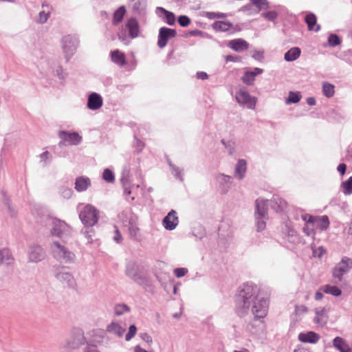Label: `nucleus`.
<instances>
[{"instance_id":"f257e3e1","label":"nucleus","mask_w":352,"mask_h":352,"mask_svg":"<svg viewBox=\"0 0 352 352\" xmlns=\"http://www.w3.org/2000/svg\"><path fill=\"white\" fill-rule=\"evenodd\" d=\"M258 289L252 285H244L237 297V307L243 314H246L252 305V313L254 320L264 318L268 311V301L258 298Z\"/></svg>"},{"instance_id":"f03ea898","label":"nucleus","mask_w":352,"mask_h":352,"mask_svg":"<svg viewBox=\"0 0 352 352\" xmlns=\"http://www.w3.org/2000/svg\"><path fill=\"white\" fill-rule=\"evenodd\" d=\"M79 218L86 226H93L98 221V211L94 206L87 204L80 211Z\"/></svg>"},{"instance_id":"7ed1b4c3","label":"nucleus","mask_w":352,"mask_h":352,"mask_svg":"<svg viewBox=\"0 0 352 352\" xmlns=\"http://www.w3.org/2000/svg\"><path fill=\"white\" fill-rule=\"evenodd\" d=\"M267 201L263 199H258L256 201V219L257 220V229L258 231L263 230L265 228V221L267 214Z\"/></svg>"},{"instance_id":"20e7f679","label":"nucleus","mask_w":352,"mask_h":352,"mask_svg":"<svg viewBox=\"0 0 352 352\" xmlns=\"http://www.w3.org/2000/svg\"><path fill=\"white\" fill-rule=\"evenodd\" d=\"M302 219L305 223H312L314 229H320L321 230H326L329 226V218L326 215L321 217L312 216L309 214L302 215Z\"/></svg>"},{"instance_id":"39448f33","label":"nucleus","mask_w":352,"mask_h":352,"mask_svg":"<svg viewBox=\"0 0 352 352\" xmlns=\"http://www.w3.org/2000/svg\"><path fill=\"white\" fill-rule=\"evenodd\" d=\"M52 252L54 257L60 262L69 263L74 258V254L57 242L53 243Z\"/></svg>"},{"instance_id":"423d86ee","label":"nucleus","mask_w":352,"mask_h":352,"mask_svg":"<svg viewBox=\"0 0 352 352\" xmlns=\"http://www.w3.org/2000/svg\"><path fill=\"white\" fill-rule=\"evenodd\" d=\"M237 102L243 105H246L250 109H254L256 106V100L252 97L245 89H240L236 94Z\"/></svg>"},{"instance_id":"0eeeda50","label":"nucleus","mask_w":352,"mask_h":352,"mask_svg":"<svg viewBox=\"0 0 352 352\" xmlns=\"http://www.w3.org/2000/svg\"><path fill=\"white\" fill-rule=\"evenodd\" d=\"M176 36V31L166 27H162L159 30L157 45L160 48H164L170 38Z\"/></svg>"},{"instance_id":"6e6552de","label":"nucleus","mask_w":352,"mask_h":352,"mask_svg":"<svg viewBox=\"0 0 352 352\" xmlns=\"http://www.w3.org/2000/svg\"><path fill=\"white\" fill-rule=\"evenodd\" d=\"M352 267V258L344 257L342 261L333 268V275L340 280L342 275Z\"/></svg>"},{"instance_id":"1a4fd4ad","label":"nucleus","mask_w":352,"mask_h":352,"mask_svg":"<svg viewBox=\"0 0 352 352\" xmlns=\"http://www.w3.org/2000/svg\"><path fill=\"white\" fill-rule=\"evenodd\" d=\"M53 228L52 234L58 237H62L64 234L69 232L70 227L64 221L59 219L52 220Z\"/></svg>"},{"instance_id":"9d476101","label":"nucleus","mask_w":352,"mask_h":352,"mask_svg":"<svg viewBox=\"0 0 352 352\" xmlns=\"http://www.w3.org/2000/svg\"><path fill=\"white\" fill-rule=\"evenodd\" d=\"M59 138L65 142L68 143L70 145H77L81 140L82 138L78 133L76 132L69 133L67 131H61L58 133Z\"/></svg>"},{"instance_id":"9b49d317","label":"nucleus","mask_w":352,"mask_h":352,"mask_svg":"<svg viewBox=\"0 0 352 352\" xmlns=\"http://www.w3.org/2000/svg\"><path fill=\"white\" fill-rule=\"evenodd\" d=\"M179 223L176 212L172 210L163 219V226L166 230H172L175 228Z\"/></svg>"},{"instance_id":"f8f14e48","label":"nucleus","mask_w":352,"mask_h":352,"mask_svg":"<svg viewBox=\"0 0 352 352\" xmlns=\"http://www.w3.org/2000/svg\"><path fill=\"white\" fill-rule=\"evenodd\" d=\"M56 271L57 272L56 277L63 285V286L72 287L75 285V281L72 274L68 272L60 271L58 267L56 268Z\"/></svg>"},{"instance_id":"ddd939ff","label":"nucleus","mask_w":352,"mask_h":352,"mask_svg":"<svg viewBox=\"0 0 352 352\" xmlns=\"http://www.w3.org/2000/svg\"><path fill=\"white\" fill-rule=\"evenodd\" d=\"M212 27L216 31L230 32V33H235L239 30L229 21H217L213 23Z\"/></svg>"},{"instance_id":"4468645a","label":"nucleus","mask_w":352,"mask_h":352,"mask_svg":"<svg viewBox=\"0 0 352 352\" xmlns=\"http://www.w3.org/2000/svg\"><path fill=\"white\" fill-rule=\"evenodd\" d=\"M228 46L235 52H241L249 48V43L243 38H235L230 41Z\"/></svg>"},{"instance_id":"2eb2a0df","label":"nucleus","mask_w":352,"mask_h":352,"mask_svg":"<svg viewBox=\"0 0 352 352\" xmlns=\"http://www.w3.org/2000/svg\"><path fill=\"white\" fill-rule=\"evenodd\" d=\"M271 207L276 212H282L287 208V203L278 195H274L271 199Z\"/></svg>"},{"instance_id":"dca6fc26","label":"nucleus","mask_w":352,"mask_h":352,"mask_svg":"<svg viewBox=\"0 0 352 352\" xmlns=\"http://www.w3.org/2000/svg\"><path fill=\"white\" fill-rule=\"evenodd\" d=\"M45 257V252L43 248L38 245L32 246L30 248L28 258L30 261L38 262Z\"/></svg>"},{"instance_id":"f3484780","label":"nucleus","mask_w":352,"mask_h":352,"mask_svg":"<svg viewBox=\"0 0 352 352\" xmlns=\"http://www.w3.org/2000/svg\"><path fill=\"white\" fill-rule=\"evenodd\" d=\"M103 104L102 97L97 93H92L89 95L87 102V107L91 110L100 109Z\"/></svg>"},{"instance_id":"a211bd4d","label":"nucleus","mask_w":352,"mask_h":352,"mask_svg":"<svg viewBox=\"0 0 352 352\" xmlns=\"http://www.w3.org/2000/svg\"><path fill=\"white\" fill-rule=\"evenodd\" d=\"M91 186V180L89 177L80 176L76 179L75 189L78 192L86 190Z\"/></svg>"},{"instance_id":"6ab92c4d","label":"nucleus","mask_w":352,"mask_h":352,"mask_svg":"<svg viewBox=\"0 0 352 352\" xmlns=\"http://www.w3.org/2000/svg\"><path fill=\"white\" fill-rule=\"evenodd\" d=\"M263 73V69L260 68H254L252 72H246L243 76L241 80L242 81L248 85H252L254 83L255 80V76L256 75L261 74Z\"/></svg>"},{"instance_id":"aec40b11","label":"nucleus","mask_w":352,"mask_h":352,"mask_svg":"<svg viewBox=\"0 0 352 352\" xmlns=\"http://www.w3.org/2000/svg\"><path fill=\"white\" fill-rule=\"evenodd\" d=\"M298 339L302 342L316 343L320 339V336L314 331H309L300 333Z\"/></svg>"},{"instance_id":"412c9836","label":"nucleus","mask_w":352,"mask_h":352,"mask_svg":"<svg viewBox=\"0 0 352 352\" xmlns=\"http://www.w3.org/2000/svg\"><path fill=\"white\" fill-rule=\"evenodd\" d=\"M111 59L114 63L121 67L126 63L125 54L119 50H115L111 52Z\"/></svg>"},{"instance_id":"4be33fe9","label":"nucleus","mask_w":352,"mask_h":352,"mask_svg":"<svg viewBox=\"0 0 352 352\" xmlns=\"http://www.w3.org/2000/svg\"><path fill=\"white\" fill-rule=\"evenodd\" d=\"M126 25L129 30L130 37L131 38H136L139 33V24L137 20L134 18L129 19Z\"/></svg>"},{"instance_id":"5701e85b","label":"nucleus","mask_w":352,"mask_h":352,"mask_svg":"<svg viewBox=\"0 0 352 352\" xmlns=\"http://www.w3.org/2000/svg\"><path fill=\"white\" fill-rule=\"evenodd\" d=\"M305 22L307 24L308 30L318 32L320 30V25H316L317 19L314 14L309 13L305 16Z\"/></svg>"},{"instance_id":"b1692460","label":"nucleus","mask_w":352,"mask_h":352,"mask_svg":"<svg viewBox=\"0 0 352 352\" xmlns=\"http://www.w3.org/2000/svg\"><path fill=\"white\" fill-rule=\"evenodd\" d=\"M333 344L334 347L338 349L340 352H351V349L349 346L340 337H336L333 340Z\"/></svg>"},{"instance_id":"393cba45","label":"nucleus","mask_w":352,"mask_h":352,"mask_svg":"<svg viewBox=\"0 0 352 352\" xmlns=\"http://www.w3.org/2000/svg\"><path fill=\"white\" fill-rule=\"evenodd\" d=\"M301 54V50L298 47H294L291 48L289 51H287L284 56L285 60L291 62L298 58Z\"/></svg>"},{"instance_id":"a878e982","label":"nucleus","mask_w":352,"mask_h":352,"mask_svg":"<svg viewBox=\"0 0 352 352\" xmlns=\"http://www.w3.org/2000/svg\"><path fill=\"white\" fill-rule=\"evenodd\" d=\"M246 167L247 164L245 160H240L237 162L235 168V177H238L239 179H241L246 172Z\"/></svg>"},{"instance_id":"bb28decb","label":"nucleus","mask_w":352,"mask_h":352,"mask_svg":"<svg viewBox=\"0 0 352 352\" xmlns=\"http://www.w3.org/2000/svg\"><path fill=\"white\" fill-rule=\"evenodd\" d=\"M126 14V8L122 6H120L118 9H117L113 16V24L115 25H118L123 19L124 16Z\"/></svg>"},{"instance_id":"cd10ccee","label":"nucleus","mask_w":352,"mask_h":352,"mask_svg":"<svg viewBox=\"0 0 352 352\" xmlns=\"http://www.w3.org/2000/svg\"><path fill=\"white\" fill-rule=\"evenodd\" d=\"M107 331L109 333H113L119 337H121L123 336L125 329L122 328L121 326H120L118 323L111 322L110 324L107 326Z\"/></svg>"},{"instance_id":"c85d7f7f","label":"nucleus","mask_w":352,"mask_h":352,"mask_svg":"<svg viewBox=\"0 0 352 352\" xmlns=\"http://www.w3.org/2000/svg\"><path fill=\"white\" fill-rule=\"evenodd\" d=\"M320 290L325 294H329L334 296H339L342 293L341 290L338 287L330 285H325L321 287Z\"/></svg>"},{"instance_id":"c756f323","label":"nucleus","mask_w":352,"mask_h":352,"mask_svg":"<svg viewBox=\"0 0 352 352\" xmlns=\"http://www.w3.org/2000/svg\"><path fill=\"white\" fill-rule=\"evenodd\" d=\"M327 320V316L325 314V311L324 309H321L320 310H316V316L314 318V321L316 324L319 325H324L326 324Z\"/></svg>"},{"instance_id":"7c9ffc66","label":"nucleus","mask_w":352,"mask_h":352,"mask_svg":"<svg viewBox=\"0 0 352 352\" xmlns=\"http://www.w3.org/2000/svg\"><path fill=\"white\" fill-rule=\"evenodd\" d=\"M300 98L301 96L299 92L290 91L288 98L286 99V104L297 103Z\"/></svg>"},{"instance_id":"2f4dec72","label":"nucleus","mask_w":352,"mask_h":352,"mask_svg":"<svg viewBox=\"0 0 352 352\" xmlns=\"http://www.w3.org/2000/svg\"><path fill=\"white\" fill-rule=\"evenodd\" d=\"M322 92L325 96L332 97L334 94V86L329 83H324L322 86Z\"/></svg>"},{"instance_id":"473e14b6","label":"nucleus","mask_w":352,"mask_h":352,"mask_svg":"<svg viewBox=\"0 0 352 352\" xmlns=\"http://www.w3.org/2000/svg\"><path fill=\"white\" fill-rule=\"evenodd\" d=\"M342 187L344 194L351 195L352 193V176L342 184Z\"/></svg>"},{"instance_id":"72a5a7b5","label":"nucleus","mask_w":352,"mask_h":352,"mask_svg":"<svg viewBox=\"0 0 352 352\" xmlns=\"http://www.w3.org/2000/svg\"><path fill=\"white\" fill-rule=\"evenodd\" d=\"M250 2L254 5L258 10L267 9L269 8V2L267 0H250Z\"/></svg>"},{"instance_id":"f704fd0d","label":"nucleus","mask_w":352,"mask_h":352,"mask_svg":"<svg viewBox=\"0 0 352 352\" xmlns=\"http://www.w3.org/2000/svg\"><path fill=\"white\" fill-rule=\"evenodd\" d=\"M162 10L164 13L166 23L170 25H174L175 23V16L174 14L166 10L164 8H162Z\"/></svg>"},{"instance_id":"c9c22d12","label":"nucleus","mask_w":352,"mask_h":352,"mask_svg":"<svg viewBox=\"0 0 352 352\" xmlns=\"http://www.w3.org/2000/svg\"><path fill=\"white\" fill-rule=\"evenodd\" d=\"M102 178L107 182L111 183L115 180L113 173L109 168H106L102 174Z\"/></svg>"},{"instance_id":"e433bc0d","label":"nucleus","mask_w":352,"mask_h":352,"mask_svg":"<svg viewBox=\"0 0 352 352\" xmlns=\"http://www.w3.org/2000/svg\"><path fill=\"white\" fill-rule=\"evenodd\" d=\"M129 230L131 236L137 239L140 237V228L137 226L131 223Z\"/></svg>"},{"instance_id":"4c0bfd02","label":"nucleus","mask_w":352,"mask_h":352,"mask_svg":"<svg viewBox=\"0 0 352 352\" xmlns=\"http://www.w3.org/2000/svg\"><path fill=\"white\" fill-rule=\"evenodd\" d=\"M328 43L330 46L335 47L340 43V39L336 34H331L328 38Z\"/></svg>"},{"instance_id":"58836bf2","label":"nucleus","mask_w":352,"mask_h":352,"mask_svg":"<svg viewBox=\"0 0 352 352\" xmlns=\"http://www.w3.org/2000/svg\"><path fill=\"white\" fill-rule=\"evenodd\" d=\"M129 308L126 305H118L115 307V314L117 316H120L125 312H128Z\"/></svg>"},{"instance_id":"ea45409f","label":"nucleus","mask_w":352,"mask_h":352,"mask_svg":"<svg viewBox=\"0 0 352 352\" xmlns=\"http://www.w3.org/2000/svg\"><path fill=\"white\" fill-rule=\"evenodd\" d=\"M178 23L182 27H187L190 23V19L186 15H182L178 17Z\"/></svg>"},{"instance_id":"a19ab883","label":"nucleus","mask_w":352,"mask_h":352,"mask_svg":"<svg viewBox=\"0 0 352 352\" xmlns=\"http://www.w3.org/2000/svg\"><path fill=\"white\" fill-rule=\"evenodd\" d=\"M49 14L50 10H43V11L40 12L38 16V22L41 23H45L48 19Z\"/></svg>"},{"instance_id":"79ce46f5","label":"nucleus","mask_w":352,"mask_h":352,"mask_svg":"<svg viewBox=\"0 0 352 352\" xmlns=\"http://www.w3.org/2000/svg\"><path fill=\"white\" fill-rule=\"evenodd\" d=\"M136 332H137L136 327L134 324L131 325L129 327V332L126 335V338H125L126 340H127V341L130 340L132 338L134 337Z\"/></svg>"},{"instance_id":"37998d69","label":"nucleus","mask_w":352,"mask_h":352,"mask_svg":"<svg viewBox=\"0 0 352 352\" xmlns=\"http://www.w3.org/2000/svg\"><path fill=\"white\" fill-rule=\"evenodd\" d=\"M1 261L5 259L6 261H10L12 259L10 252L8 249H3L0 250Z\"/></svg>"},{"instance_id":"c03bdc74","label":"nucleus","mask_w":352,"mask_h":352,"mask_svg":"<svg viewBox=\"0 0 352 352\" xmlns=\"http://www.w3.org/2000/svg\"><path fill=\"white\" fill-rule=\"evenodd\" d=\"M314 228L312 226V223H306L303 230L307 234V235H314Z\"/></svg>"},{"instance_id":"a18cd8bd","label":"nucleus","mask_w":352,"mask_h":352,"mask_svg":"<svg viewBox=\"0 0 352 352\" xmlns=\"http://www.w3.org/2000/svg\"><path fill=\"white\" fill-rule=\"evenodd\" d=\"M263 16L270 21H274L277 17V13L275 11H270L262 14Z\"/></svg>"},{"instance_id":"49530a36","label":"nucleus","mask_w":352,"mask_h":352,"mask_svg":"<svg viewBox=\"0 0 352 352\" xmlns=\"http://www.w3.org/2000/svg\"><path fill=\"white\" fill-rule=\"evenodd\" d=\"M188 272V270L186 268H176L174 270V274L177 278H181L186 275V274Z\"/></svg>"},{"instance_id":"de8ad7c7","label":"nucleus","mask_w":352,"mask_h":352,"mask_svg":"<svg viewBox=\"0 0 352 352\" xmlns=\"http://www.w3.org/2000/svg\"><path fill=\"white\" fill-rule=\"evenodd\" d=\"M325 253V250L322 247H320L318 249L313 250V254L315 256H318L319 258L322 257V256Z\"/></svg>"},{"instance_id":"09e8293b","label":"nucleus","mask_w":352,"mask_h":352,"mask_svg":"<svg viewBox=\"0 0 352 352\" xmlns=\"http://www.w3.org/2000/svg\"><path fill=\"white\" fill-rule=\"evenodd\" d=\"M188 34L190 35V36H194L204 37L205 33H204L201 30H192V31L189 32Z\"/></svg>"},{"instance_id":"8fccbe9b","label":"nucleus","mask_w":352,"mask_h":352,"mask_svg":"<svg viewBox=\"0 0 352 352\" xmlns=\"http://www.w3.org/2000/svg\"><path fill=\"white\" fill-rule=\"evenodd\" d=\"M135 267L134 264L129 265L127 267V274L133 278H135V274L133 273V268Z\"/></svg>"},{"instance_id":"3c124183","label":"nucleus","mask_w":352,"mask_h":352,"mask_svg":"<svg viewBox=\"0 0 352 352\" xmlns=\"http://www.w3.org/2000/svg\"><path fill=\"white\" fill-rule=\"evenodd\" d=\"M247 329L250 332L252 333H255V320L254 318L252 320L251 322H250L247 326Z\"/></svg>"},{"instance_id":"603ef678","label":"nucleus","mask_w":352,"mask_h":352,"mask_svg":"<svg viewBox=\"0 0 352 352\" xmlns=\"http://www.w3.org/2000/svg\"><path fill=\"white\" fill-rule=\"evenodd\" d=\"M72 190L69 188H65L62 192L63 196L65 198H69L72 195Z\"/></svg>"},{"instance_id":"864d4df0","label":"nucleus","mask_w":352,"mask_h":352,"mask_svg":"<svg viewBox=\"0 0 352 352\" xmlns=\"http://www.w3.org/2000/svg\"><path fill=\"white\" fill-rule=\"evenodd\" d=\"M116 235L114 236V240L116 243H120L122 240V236L117 227H116Z\"/></svg>"},{"instance_id":"5fc2aeb1","label":"nucleus","mask_w":352,"mask_h":352,"mask_svg":"<svg viewBox=\"0 0 352 352\" xmlns=\"http://www.w3.org/2000/svg\"><path fill=\"white\" fill-rule=\"evenodd\" d=\"M85 352H100L95 346L88 344L85 349Z\"/></svg>"},{"instance_id":"6e6d98bb","label":"nucleus","mask_w":352,"mask_h":352,"mask_svg":"<svg viewBox=\"0 0 352 352\" xmlns=\"http://www.w3.org/2000/svg\"><path fill=\"white\" fill-rule=\"evenodd\" d=\"M140 336L142 340H144V341H146L148 343H150L152 342L151 337L146 333H141Z\"/></svg>"},{"instance_id":"4d7b16f0","label":"nucleus","mask_w":352,"mask_h":352,"mask_svg":"<svg viewBox=\"0 0 352 352\" xmlns=\"http://www.w3.org/2000/svg\"><path fill=\"white\" fill-rule=\"evenodd\" d=\"M338 171L340 172L342 175H344L346 172V166L345 164H340L338 166Z\"/></svg>"},{"instance_id":"13d9d810","label":"nucleus","mask_w":352,"mask_h":352,"mask_svg":"<svg viewBox=\"0 0 352 352\" xmlns=\"http://www.w3.org/2000/svg\"><path fill=\"white\" fill-rule=\"evenodd\" d=\"M208 77V74L204 72H199L197 73V78L201 80L207 79Z\"/></svg>"},{"instance_id":"bf43d9fd","label":"nucleus","mask_w":352,"mask_h":352,"mask_svg":"<svg viewBox=\"0 0 352 352\" xmlns=\"http://www.w3.org/2000/svg\"><path fill=\"white\" fill-rule=\"evenodd\" d=\"M226 60L227 62H228V61L236 62V61L240 60V58L237 57V56H233L229 55L226 57Z\"/></svg>"},{"instance_id":"052dcab7","label":"nucleus","mask_w":352,"mask_h":352,"mask_svg":"<svg viewBox=\"0 0 352 352\" xmlns=\"http://www.w3.org/2000/svg\"><path fill=\"white\" fill-rule=\"evenodd\" d=\"M322 293H324L322 291L320 290V288L319 289V290L315 294V299L316 300H320L322 299L323 298V294Z\"/></svg>"},{"instance_id":"680f3d73","label":"nucleus","mask_w":352,"mask_h":352,"mask_svg":"<svg viewBox=\"0 0 352 352\" xmlns=\"http://www.w3.org/2000/svg\"><path fill=\"white\" fill-rule=\"evenodd\" d=\"M206 16L210 19H214L217 18L215 12H207Z\"/></svg>"},{"instance_id":"e2e57ef3","label":"nucleus","mask_w":352,"mask_h":352,"mask_svg":"<svg viewBox=\"0 0 352 352\" xmlns=\"http://www.w3.org/2000/svg\"><path fill=\"white\" fill-rule=\"evenodd\" d=\"M78 334L80 336V338H78L77 342L76 343V346H77L78 344H81L82 342V340H83V336H82V334L81 333V331H78Z\"/></svg>"},{"instance_id":"0e129e2a","label":"nucleus","mask_w":352,"mask_h":352,"mask_svg":"<svg viewBox=\"0 0 352 352\" xmlns=\"http://www.w3.org/2000/svg\"><path fill=\"white\" fill-rule=\"evenodd\" d=\"M294 352H310L307 349L303 347H298Z\"/></svg>"},{"instance_id":"69168bd1","label":"nucleus","mask_w":352,"mask_h":352,"mask_svg":"<svg viewBox=\"0 0 352 352\" xmlns=\"http://www.w3.org/2000/svg\"><path fill=\"white\" fill-rule=\"evenodd\" d=\"M307 102L309 105H314L316 104V100L314 98H308L307 100Z\"/></svg>"},{"instance_id":"338daca9","label":"nucleus","mask_w":352,"mask_h":352,"mask_svg":"<svg viewBox=\"0 0 352 352\" xmlns=\"http://www.w3.org/2000/svg\"><path fill=\"white\" fill-rule=\"evenodd\" d=\"M135 352H148L144 349H142L140 346H137L135 349Z\"/></svg>"},{"instance_id":"774afa93","label":"nucleus","mask_w":352,"mask_h":352,"mask_svg":"<svg viewBox=\"0 0 352 352\" xmlns=\"http://www.w3.org/2000/svg\"><path fill=\"white\" fill-rule=\"evenodd\" d=\"M216 16H217V19L226 17V14L223 13H216Z\"/></svg>"}]
</instances>
